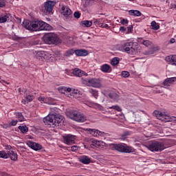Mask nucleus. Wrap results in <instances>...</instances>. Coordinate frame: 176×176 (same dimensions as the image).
I'll return each instance as SVG.
<instances>
[{"instance_id":"1","label":"nucleus","mask_w":176,"mask_h":176,"mask_svg":"<svg viewBox=\"0 0 176 176\" xmlns=\"http://www.w3.org/2000/svg\"><path fill=\"white\" fill-rule=\"evenodd\" d=\"M23 26L26 30L31 31L32 32H36L38 31H52L53 27L43 21H30L24 20L23 22Z\"/></svg>"},{"instance_id":"2","label":"nucleus","mask_w":176,"mask_h":176,"mask_svg":"<svg viewBox=\"0 0 176 176\" xmlns=\"http://www.w3.org/2000/svg\"><path fill=\"white\" fill-rule=\"evenodd\" d=\"M64 120V116L60 114H50L43 118V122L50 127L59 126L60 123Z\"/></svg>"},{"instance_id":"3","label":"nucleus","mask_w":176,"mask_h":176,"mask_svg":"<svg viewBox=\"0 0 176 176\" xmlns=\"http://www.w3.org/2000/svg\"><path fill=\"white\" fill-rule=\"evenodd\" d=\"M67 115L69 119L78 122V123H83L87 120V117L86 116L76 110L67 111Z\"/></svg>"},{"instance_id":"4","label":"nucleus","mask_w":176,"mask_h":176,"mask_svg":"<svg viewBox=\"0 0 176 176\" xmlns=\"http://www.w3.org/2000/svg\"><path fill=\"white\" fill-rule=\"evenodd\" d=\"M147 148L151 152H162L164 151L166 147L164 142L153 140L148 143Z\"/></svg>"},{"instance_id":"5","label":"nucleus","mask_w":176,"mask_h":176,"mask_svg":"<svg viewBox=\"0 0 176 176\" xmlns=\"http://www.w3.org/2000/svg\"><path fill=\"white\" fill-rule=\"evenodd\" d=\"M81 82L83 85H86V86H89V87H95L96 89L102 87V84H101V80L100 78H81Z\"/></svg>"},{"instance_id":"6","label":"nucleus","mask_w":176,"mask_h":176,"mask_svg":"<svg viewBox=\"0 0 176 176\" xmlns=\"http://www.w3.org/2000/svg\"><path fill=\"white\" fill-rule=\"evenodd\" d=\"M43 41L47 45H58L61 40L54 33H47L43 36Z\"/></svg>"},{"instance_id":"7","label":"nucleus","mask_w":176,"mask_h":176,"mask_svg":"<svg viewBox=\"0 0 176 176\" xmlns=\"http://www.w3.org/2000/svg\"><path fill=\"white\" fill-rule=\"evenodd\" d=\"M109 149L124 153H130L131 152V147L124 144H109Z\"/></svg>"},{"instance_id":"8","label":"nucleus","mask_w":176,"mask_h":176,"mask_svg":"<svg viewBox=\"0 0 176 176\" xmlns=\"http://www.w3.org/2000/svg\"><path fill=\"white\" fill-rule=\"evenodd\" d=\"M134 46L133 42H127L124 43L122 45V50L128 53V54H131V56H134L137 54V52L135 51V48L133 47Z\"/></svg>"},{"instance_id":"9","label":"nucleus","mask_w":176,"mask_h":176,"mask_svg":"<svg viewBox=\"0 0 176 176\" xmlns=\"http://www.w3.org/2000/svg\"><path fill=\"white\" fill-rule=\"evenodd\" d=\"M62 14L66 19V20H71L72 19V11L67 6H63L61 8Z\"/></svg>"},{"instance_id":"10","label":"nucleus","mask_w":176,"mask_h":176,"mask_svg":"<svg viewBox=\"0 0 176 176\" xmlns=\"http://www.w3.org/2000/svg\"><path fill=\"white\" fill-rule=\"evenodd\" d=\"M55 5H56V2L53 1H46L44 4L45 10L47 13H52Z\"/></svg>"},{"instance_id":"11","label":"nucleus","mask_w":176,"mask_h":176,"mask_svg":"<svg viewBox=\"0 0 176 176\" xmlns=\"http://www.w3.org/2000/svg\"><path fill=\"white\" fill-rule=\"evenodd\" d=\"M47 56H49V52L45 51H38L36 54L37 60L44 62L47 58Z\"/></svg>"},{"instance_id":"12","label":"nucleus","mask_w":176,"mask_h":176,"mask_svg":"<svg viewBox=\"0 0 176 176\" xmlns=\"http://www.w3.org/2000/svg\"><path fill=\"white\" fill-rule=\"evenodd\" d=\"M63 141L67 145H71L75 142V136L72 135H66L63 136Z\"/></svg>"},{"instance_id":"13","label":"nucleus","mask_w":176,"mask_h":176,"mask_svg":"<svg viewBox=\"0 0 176 176\" xmlns=\"http://www.w3.org/2000/svg\"><path fill=\"white\" fill-rule=\"evenodd\" d=\"M27 145L34 151H41L43 148L42 145L31 141H28Z\"/></svg>"},{"instance_id":"14","label":"nucleus","mask_w":176,"mask_h":176,"mask_svg":"<svg viewBox=\"0 0 176 176\" xmlns=\"http://www.w3.org/2000/svg\"><path fill=\"white\" fill-rule=\"evenodd\" d=\"M176 82V77H171L166 78L163 82V85L166 87H170L171 85H174Z\"/></svg>"},{"instance_id":"15","label":"nucleus","mask_w":176,"mask_h":176,"mask_svg":"<svg viewBox=\"0 0 176 176\" xmlns=\"http://www.w3.org/2000/svg\"><path fill=\"white\" fill-rule=\"evenodd\" d=\"M75 54L78 57H85L89 54V52L86 50L80 49V50H75Z\"/></svg>"},{"instance_id":"16","label":"nucleus","mask_w":176,"mask_h":176,"mask_svg":"<svg viewBox=\"0 0 176 176\" xmlns=\"http://www.w3.org/2000/svg\"><path fill=\"white\" fill-rule=\"evenodd\" d=\"M72 74L74 76H78V78H81V76H87V74L79 69H74Z\"/></svg>"},{"instance_id":"17","label":"nucleus","mask_w":176,"mask_h":176,"mask_svg":"<svg viewBox=\"0 0 176 176\" xmlns=\"http://www.w3.org/2000/svg\"><path fill=\"white\" fill-rule=\"evenodd\" d=\"M100 71L104 74H109V72H112V69L111 68V65L104 64L100 67Z\"/></svg>"},{"instance_id":"18","label":"nucleus","mask_w":176,"mask_h":176,"mask_svg":"<svg viewBox=\"0 0 176 176\" xmlns=\"http://www.w3.org/2000/svg\"><path fill=\"white\" fill-rule=\"evenodd\" d=\"M8 157H10L11 160H12L13 162H17V153L12 150L8 151Z\"/></svg>"},{"instance_id":"19","label":"nucleus","mask_w":176,"mask_h":176,"mask_svg":"<svg viewBox=\"0 0 176 176\" xmlns=\"http://www.w3.org/2000/svg\"><path fill=\"white\" fill-rule=\"evenodd\" d=\"M79 161L83 164H89L90 162H91V160H90L88 156L82 155L80 157Z\"/></svg>"},{"instance_id":"20","label":"nucleus","mask_w":176,"mask_h":176,"mask_svg":"<svg viewBox=\"0 0 176 176\" xmlns=\"http://www.w3.org/2000/svg\"><path fill=\"white\" fill-rule=\"evenodd\" d=\"M58 90L59 92L61 93V94H65V93H70L72 91V89L68 87L67 88L66 87H59L58 88Z\"/></svg>"},{"instance_id":"21","label":"nucleus","mask_w":176,"mask_h":176,"mask_svg":"<svg viewBox=\"0 0 176 176\" xmlns=\"http://www.w3.org/2000/svg\"><path fill=\"white\" fill-rule=\"evenodd\" d=\"M34 100V96L28 95L27 96L25 99L22 100V104H28V102H31Z\"/></svg>"},{"instance_id":"22","label":"nucleus","mask_w":176,"mask_h":176,"mask_svg":"<svg viewBox=\"0 0 176 176\" xmlns=\"http://www.w3.org/2000/svg\"><path fill=\"white\" fill-rule=\"evenodd\" d=\"M87 131L93 137H98V130L94 129H87Z\"/></svg>"},{"instance_id":"23","label":"nucleus","mask_w":176,"mask_h":176,"mask_svg":"<svg viewBox=\"0 0 176 176\" xmlns=\"http://www.w3.org/2000/svg\"><path fill=\"white\" fill-rule=\"evenodd\" d=\"M10 14H7L6 15H3L2 16H0V23H6V21H8V20H10Z\"/></svg>"},{"instance_id":"24","label":"nucleus","mask_w":176,"mask_h":176,"mask_svg":"<svg viewBox=\"0 0 176 176\" xmlns=\"http://www.w3.org/2000/svg\"><path fill=\"white\" fill-rule=\"evenodd\" d=\"M129 13L131 16H135L136 17H140V16H141V12L139 10H131L129 11Z\"/></svg>"},{"instance_id":"25","label":"nucleus","mask_w":176,"mask_h":176,"mask_svg":"<svg viewBox=\"0 0 176 176\" xmlns=\"http://www.w3.org/2000/svg\"><path fill=\"white\" fill-rule=\"evenodd\" d=\"M88 91L94 98H98V91L97 89H90Z\"/></svg>"},{"instance_id":"26","label":"nucleus","mask_w":176,"mask_h":176,"mask_svg":"<svg viewBox=\"0 0 176 176\" xmlns=\"http://www.w3.org/2000/svg\"><path fill=\"white\" fill-rule=\"evenodd\" d=\"M18 129H20V131L22 132L23 134H26V133H28V126L25 125H20Z\"/></svg>"},{"instance_id":"27","label":"nucleus","mask_w":176,"mask_h":176,"mask_svg":"<svg viewBox=\"0 0 176 176\" xmlns=\"http://www.w3.org/2000/svg\"><path fill=\"white\" fill-rule=\"evenodd\" d=\"M131 135V131H125L122 135H121V140H126L127 137Z\"/></svg>"},{"instance_id":"28","label":"nucleus","mask_w":176,"mask_h":176,"mask_svg":"<svg viewBox=\"0 0 176 176\" xmlns=\"http://www.w3.org/2000/svg\"><path fill=\"white\" fill-rule=\"evenodd\" d=\"M0 158H1V159H8L9 158L8 153H6V151H0Z\"/></svg>"},{"instance_id":"29","label":"nucleus","mask_w":176,"mask_h":176,"mask_svg":"<svg viewBox=\"0 0 176 176\" xmlns=\"http://www.w3.org/2000/svg\"><path fill=\"white\" fill-rule=\"evenodd\" d=\"M53 60H54V56L52 54L48 53L47 58H45V61H46L47 63H52L53 62Z\"/></svg>"},{"instance_id":"30","label":"nucleus","mask_w":176,"mask_h":176,"mask_svg":"<svg viewBox=\"0 0 176 176\" xmlns=\"http://www.w3.org/2000/svg\"><path fill=\"white\" fill-rule=\"evenodd\" d=\"M81 24H82V25H85V27L89 28L93 25V22H91V21H81Z\"/></svg>"},{"instance_id":"31","label":"nucleus","mask_w":176,"mask_h":176,"mask_svg":"<svg viewBox=\"0 0 176 176\" xmlns=\"http://www.w3.org/2000/svg\"><path fill=\"white\" fill-rule=\"evenodd\" d=\"M74 53L75 50H74L73 49H70L66 51V52L65 53V57H71V56H74Z\"/></svg>"},{"instance_id":"32","label":"nucleus","mask_w":176,"mask_h":176,"mask_svg":"<svg viewBox=\"0 0 176 176\" xmlns=\"http://www.w3.org/2000/svg\"><path fill=\"white\" fill-rule=\"evenodd\" d=\"M151 24L153 30H157L159 28H160V25H159V24H157L155 21H153Z\"/></svg>"},{"instance_id":"33","label":"nucleus","mask_w":176,"mask_h":176,"mask_svg":"<svg viewBox=\"0 0 176 176\" xmlns=\"http://www.w3.org/2000/svg\"><path fill=\"white\" fill-rule=\"evenodd\" d=\"M107 109H115V111H117L118 112H122V108H120V107L118 105L109 107Z\"/></svg>"},{"instance_id":"34","label":"nucleus","mask_w":176,"mask_h":176,"mask_svg":"<svg viewBox=\"0 0 176 176\" xmlns=\"http://www.w3.org/2000/svg\"><path fill=\"white\" fill-rule=\"evenodd\" d=\"M15 115H16V118H18L19 122L24 121V116H23L22 113L16 112V113H15Z\"/></svg>"},{"instance_id":"35","label":"nucleus","mask_w":176,"mask_h":176,"mask_svg":"<svg viewBox=\"0 0 176 176\" xmlns=\"http://www.w3.org/2000/svg\"><path fill=\"white\" fill-rule=\"evenodd\" d=\"M120 58L118 57H115L111 60V65H118L119 64Z\"/></svg>"},{"instance_id":"36","label":"nucleus","mask_w":176,"mask_h":176,"mask_svg":"<svg viewBox=\"0 0 176 176\" xmlns=\"http://www.w3.org/2000/svg\"><path fill=\"white\" fill-rule=\"evenodd\" d=\"M162 122H171V117L164 114V117L160 118Z\"/></svg>"},{"instance_id":"37","label":"nucleus","mask_w":176,"mask_h":176,"mask_svg":"<svg viewBox=\"0 0 176 176\" xmlns=\"http://www.w3.org/2000/svg\"><path fill=\"white\" fill-rule=\"evenodd\" d=\"M173 58L174 56H168L165 58V60L167 61V63L173 65Z\"/></svg>"},{"instance_id":"38","label":"nucleus","mask_w":176,"mask_h":176,"mask_svg":"<svg viewBox=\"0 0 176 176\" xmlns=\"http://www.w3.org/2000/svg\"><path fill=\"white\" fill-rule=\"evenodd\" d=\"M122 78H129L130 76V73L129 72H122L121 74Z\"/></svg>"},{"instance_id":"39","label":"nucleus","mask_w":176,"mask_h":176,"mask_svg":"<svg viewBox=\"0 0 176 176\" xmlns=\"http://www.w3.org/2000/svg\"><path fill=\"white\" fill-rule=\"evenodd\" d=\"M151 43H152L148 40L143 41L142 42V45H144V46H146V47H148V46H151Z\"/></svg>"},{"instance_id":"40","label":"nucleus","mask_w":176,"mask_h":176,"mask_svg":"<svg viewBox=\"0 0 176 176\" xmlns=\"http://www.w3.org/2000/svg\"><path fill=\"white\" fill-rule=\"evenodd\" d=\"M47 102L50 104V105H53L54 104V100L52 98H47Z\"/></svg>"},{"instance_id":"41","label":"nucleus","mask_w":176,"mask_h":176,"mask_svg":"<svg viewBox=\"0 0 176 176\" xmlns=\"http://www.w3.org/2000/svg\"><path fill=\"white\" fill-rule=\"evenodd\" d=\"M102 23V19H98L94 21L95 25H99Z\"/></svg>"},{"instance_id":"42","label":"nucleus","mask_w":176,"mask_h":176,"mask_svg":"<svg viewBox=\"0 0 176 176\" xmlns=\"http://www.w3.org/2000/svg\"><path fill=\"white\" fill-rule=\"evenodd\" d=\"M38 100L40 101V102H47V100L45 98V97L40 96L38 97Z\"/></svg>"},{"instance_id":"43","label":"nucleus","mask_w":176,"mask_h":176,"mask_svg":"<svg viewBox=\"0 0 176 176\" xmlns=\"http://www.w3.org/2000/svg\"><path fill=\"white\" fill-rule=\"evenodd\" d=\"M99 26L101 27L102 28H109V26L108 25V24L102 22L100 23Z\"/></svg>"},{"instance_id":"44","label":"nucleus","mask_w":176,"mask_h":176,"mask_svg":"<svg viewBox=\"0 0 176 176\" xmlns=\"http://www.w3.org/2000/svg\"><path fill=\"white\" fill-rule=\"evenodd\" d=\"M74 16L76 19H80V12H75Z\"/></svg>"},{"instance_id":"45","label":"nucleus","mask_w":176,"mask_h":176,"mask_svg":"<svg viewBox=\"0 0 176 176\" xmlns=\"http://www.w3.org/2000/svg\"><path fill=\"white\" fill-rule=\"evenodd\" d=\"M120 23L122 24V25H124V24H129V20L124 19L121 20Z\"/></svg>"},{"instance_id":"46","label":"nucleus","mask_w":176,"mask_h":176,"mask_svg":"<svg viewBox=\"0 0 176 176\" xmlns=\"http://www.w3.org/2000/svg\"><path fill=\"white\" fill-rule=\"evenodd\" d=\"M164 113H162L160 111L159 115L157 116V119H159L160 120V119H162V118H164Z\"/></svg>"},{"instance_id":"47","label":"nucleus","mask_w":176,"mask_h":176,"mask_svg":"<svg viewBox=\"0 0 176 176\" xmlns=\"http://www.w3.org/2000/svg\"><path fill=\"white\" fill-rule=\"evenodd\" d=\"M79 149V147L78 146H72V151L73 152H75V151H78Z\"/></svg>"},{"instance_id":"48","label":"nucleus","mask_w":176,"mask_h":176,"mask_svg":"<svg viewBox=\"0 0 176 176\" xmlns=\"http://www.w3.org/2000/svg\"><path fill=\"white\" fill-rule=\"evenodd\" d=\"M17 120H12V121H11V122H10V126H16V124H17Z\"/></svg>"},{"instance_id":"49","label":"nucleus","mask_w":176,"mask_h":176,"mask_svg":"<svg viewBox=\"0 0 176 176\" xmlns=\"http://www.w3.org/2000/svg\"><path fill=\"white\" fill-rule=\"evenodd\" d=\"M2 127H3V129H9V127H10V124H3L2 125Z\"/></svg>"},{"instance_id":"50","label":"nucleus","mask_w":176,"mask_h":176,"mask_svg":"<svg viewBox=\"0 0 176 176\" xmlns=\"http://www.w3.org/2000/svg\"><path fill=\"white\" fill-rule=\"evenodd\" d=\"M6 3L4 1H0V8H5Z\"/></svg>"},{"instance_id":"51","label":"nucleus","mask_w":176,"mask_h":176,"mask_svg":"<svg viewBox=\"0 0 176 176\" xmlns=\"http://www.w3.org/2000/svg\"><path fill=\"white\" fill-rule=\"evenodd\" d=\"M120 31H121V32H126V28H124V26H121L120 28Z\"/></svg>"},{"instance_id":"52","label":"nucleus","mask_w":176,"mask_h":176,"mask_svg":"<svg viewBox=\"0 0 176 176\" xmlns=\"http://www.w3.org/2000/svg\"><path fill=\"white\" fill-rule=\"evenodd\" d=\"M172 65H176V55H173V61Z\"/></svg>"},{"instance_id":"53","label":"nucleus","mask_w":176,"mask_h":176,"mask_svg":"<svg viewBox=\"0 0 176 176\" xmlns=\"http://www.w3.org/2000/svg\"><path fill=\"white\" fill-rule=\"evenodd\" d=\"M160 113V111H154L153 113L155 115V116H156V118H157V116H159V113Z\"/></svg>"},{"instance_id":"54","label":"nucleus","mask_w":176,"mask_h":176,"mask_svg":"<svg viewBox=\"0 0 176 176\" xmlns=\"http://www.w3.org/2000/svg\"><path fill=\"white\" fill-rule=\"evenodd\" d=\"M104 134H105V133H104L102 131H100L99 130H98V135L102 136V135H104Z\"/></svg>"},{"instance_id":"55","label":"nucleus","mask_w":176,"mask_h":176,"mask_svg":"<svg viewBox=\"0 0 176 176\" xmlns=\"http://www.w3.org/2000/svg\"><path fill=\"white\" fill-rule=\"evenodd\" d=\"M128 32H131L133 31V26H129L127 27Z\"/></svg>"},{"instance_id":"56","label":"nucleus","mask_w":176,"mask_h":176,"mask_svg":"<svg viewBox=\"0 0 176 176\" xmlns=\"http://www.w3.org/2000/svg\"><path fill=\"white\" fill-rule=\"evenodd\" d=\"M173 122V123L176 124V117H171V121Z\"/></svg>"},{"instance_id":"57","label":"nucleus","mask_w":176,"mask_h":176,"mask_svg":"<svg viewBox=\"0 0 176 176\" xmlns=\"http://www.w3.org/2000/svg\"><path fill=\"white\" fill-rule=\"evenodd\" d=\"M170 43H175V38H170Z\"/></svg>"},{"instance_id":"58","label":"nucleus","mask_w":176,"mask_h":176,"mask_svg":"<svg viewBox=\"0 0 176 176\" xmlns=\"http://www.w3.org/2000/svg\"><path fill=\"white\" fill-rule=\"evenodd\" d=\"M93 144H95L96 145H97L98 146H100V142H97V141H94Z\"/></svg>"},{"instance_id":"59","label":"nucleus","mask_w":176,"mask_h":176,"mask_svg":"<svg viewBox=\"0 0 176 176\" xmlns=\"http://www.w3.org/2000/svg\"><path fill=\"white\" fill-rule=\"evenodd\" d=\"M96 0H88V3H89L90 5H91V3H93L94 2H96Z\"/></svg>"},{"instance_id":"60","label":"nucleus","mask_w":176,"mask_h":176,"mask_svg":"<svg viewBox=\"0 0 176 176\" xmlns=\"http://www.w3.org/2000/svg\"><path fill=\"white\" fill-rule=\"evenodd\" d=\"M115 94H112V93H110L109 94V97L110 98H113V95H114Z\"/></svg>"},{"instance_id":"61","label":"nucleus","mask_w":176,"mask_h":176,"mask_svg":"<svg viewBox=\"0 0 176 176\" xmlns=\"http://www.w3.org/2000/svg\"><path fill=\"white\" fill-rule=\"evenodd\" d=\"M6 149H9L10 151V149H12V146L8 145V146H6Z\"/></svg>"},{"instance_id":"62","label":"nucleus","mask_w":176,"mask_h":176,"mask_svg":"<svg viewBox=\"0 0 176 176\" xmlns=\"http://www.w3.org/2000/svg\"><path fill=\"white\" fill-rule=\"evenodd\" d=\"M1 175L2 176H8V173L3 172V173H1Z\"/></svg>"},{"instance_id":"63","label":"nucleus","mask_w":176,"mask_h":176,"mask_svg":"<svg viewBox=\"0 0 176 176\" xmlns=\"http://www.w3.org/2000/svg\"><path fill=\"white\" fill-rule=\"evenodd\" d=\"M18 23H21V19H18Z\"/></svg>"},{"instance_id":"64","label":"nucleus","mask_w":176,"mask_h":176,"mask_svg":"<svg viewBox=\"0 0 176 176\" xmlns=\"http://www.w3.org/2000/svg\"><path fill=\"white\" fill-rule=\"evenodd\" d=\"M34 45H38V41H35V42L34 43Z\"/></svg>"}]
</instances>
